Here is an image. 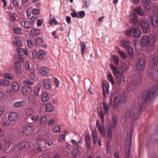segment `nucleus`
I'll return each mask as SVG.
<instances>
[{
	"label": "nucleus",
	"instance_id": "nucleus-1",
	"mask_svg": "<svg viewBox=\"0 0 158 158\" xmlns=\"http://www.w3.org/2000/svg\"><path fill=\"white\" fill-rule=\"evenodd\" d=\"M156 96L158 97V85H154L148 91H144L139 98L138 105L133 106L129 110H127L124 115V118L127 120L130 118L135 121L139 117L141 113L146 111L145 104L150 102Z\"/></svg>",
	"mask_w": 158,
	"mask_h": 158
},
{
	"label": "nucleus",
	"instance_id": "nucleus-2",
	"mask_svg": "<svg viewBox=\"0 0 158 158\" xmlns=\"http://www.w3.org/2000/svg\"><path fill=\"white\" fill-rule=\"evenodd\" d=\"M30 144L28 142L22 141L18 145H15L13 149H11L9 153L10 156L12 158H17L20 150H23L28 148Z\"/></svg>",
	"mask_w": 158,
	"mask_h": 158
},
{
	"label": "nucleus",
	"instance_id": "nucleus-3",
	"mask_svg": "<svg viewBox=\"0 0 158 158\" xmlns=\"http://www.w3.org/2000/svg\"><path fill=\"white\" fill-rule=\"evenodd\" d=\"M127 101L126 96L123 92L116 96L113 100V106L115 110L118 109V107L121 104L125 103Z\"/></svg>",
	"mask_w": 158,
	"mask_h": 158
},
{
	"label": "nucleus",
	"instance_id": "nucleus-4",
	"mask_svg": "<svg viewBox=\"0 0 158 158\" xmlns=\"http://www.w3.org/2000/svg\"><path fill=\"white\" fill-rule=\"evenodd\" d=\"M152 60L153 65L149 70V76L155 78L158 75V56H153Z\"/></svg>",
	"mask_w": 158,
	"mask_h": 158
},
{
	"label": "nucleus",
	"instance_id": "nucleus-5",
	"mask_svg": "<svg viewBox=\"0 0 158 158\" xmlns=\"http://www.w3.org/2000/svg\"><path fill=\"white\" fill-rule=\"evenodd\" d=\"M122 47L127 50L129 56L132 57L134 55V52L132 48L130 45L129 41L127 39H124L120 42Z\"/></svg>",
	"mask_w": 158,
	"mask_h": 158
},
{
	"label": "nucleus",
	"instance_id": "nucleus-6",
	"mask_svg": "<svg viewBox=\"0 0 158 158\" xmlns=\"http://www.w3.org/2000/svg\"><path fill=\"white\" fill-rule=\"evenodd\" d=\"M156 42V39L154 37L149 36L145 35L142 36L141 40L140 42L142 46L143 47H147L150 44L153 45Z\"/></svg>",
	"mask_w": 158,
	"mask_h": 158
},
{
	"label": "nucleus",
	"instance_id": "nucleus-7",
	"mask_svg": "<svg viewBox=\"0 0 158 158\" xmlns=\"http://www.w3.org/2000/svg\"><path fill=\"white\" fill-rule=\"evenodd\" d=\"M110 67L113 74L114 75L118 76L117 78L119 82H121L122 81L124 82H126L123 72H120L118 68L114 67L112 64L110 65Z\"/></svg>",
	"mask_w": 158,
	"mask_h": 158
},
{
	"label": "nucleus",
	"instance_id": "nucleus-8",
	"mask_svg": "<svg viewBox=\"0 0 158 158\" xmlns=\"http://www.w3.org/2000/svg\"><path fill=\"white\" fill-rule=\"evenodd\" d=\"M18 116V114L16 113H11L8 117L9 121H6L4 119L3 120V125L4 126L8 127L10 124L11 122L14 121L17 119Z\"/></svg>",
	"mask_w": 158,
	"mask_h": 158
},
{
	"label": "nucleus",
	"instance_id": "nucleus-9",
	"mask_svg": "<svg viewBox=\"0 0 158 158\" xmlns=\"http://www.w3.org/2000/svg\"><path fill=\"white\" fill-rule=\"evenodd\" d=\"M3 140L4 144L3 147V150L4 151H6L10 147L11 143L8 138L5 137L4 135H0V142L3 141Z\"/></svg>",
	"mask_w": 158,
	"mask_h": 158
},
{
	"label": "nucleus",
	"instance_id": "nucleus-10",
	"mask_svg": "<svg viewBox=\"0 0 158 158\" xmlns=\"http://www.w3.org/2000/svg\"><path fill=\"white\" fill-rule=\"evenodd\" d=\"M144 60L141 57L139 58L135 64L136 70L138 71H140L144 69Z\"/></svg>",
	"mask_w": 158,
	"mask_h": 158
},
{
	"label": "nucleus",
	"instance_id": "nucleus-11",
	"mask_svg": "<svg viewBox=\"0 0 158 158\" xmlns=\"http://www.w3.org/2000/svg\"><path fill=\"white\" fill-rule=\"evenodd\" d=\"M139 26L142 28L143 31L144 33L147 32L150 28L149 23L146 20L141 21L139 24Z\"/></svg>",
	"mask_w": 158,
	"mask_h": 158
},
{
	"label": "nucleus",
	"instance_id": "nucleus-12",
	"mask_svg": "<svg viewBox=\"0 0 158 158\" xmlns=\"http://www.w3.org/2000/svg\"><path fill=\"white\" fill-rule=\"evenodd\" d=\"M44 142L41 139H38L35 142V144L33 145V149L34 151H36L38 153L42 151L41 147L42 146V143Z\"/></svg>",
	"mask_w": 158,
	"mask_h": 158
},
{
	"label": "nucleus",
	"instance_id": "nucleus-13",
	"mask_svg": "<svg viewBox=\"0 0 158 158\" xmlns=\"http://www.w3.org/2000/svg\"><path fill=\"white\" fill-rule=\"evenodd\" d=\"M150 22L152 25L154 27L158 26V16L155 14L152 15L151 16Z\"/></svg>",
	"mask_w": 158,
	"mask_h": 158
},
{
	"label": "nucleus",
	"instance_id": "nucleus-14",
	"mask_svg": "<svg viewBox=\"0 0 158 158\" xmlns=\"http://www.w3.org/2000/svg\"><path fill=\"white\" fill-rule=\"evenodd\" d=\"M33 130L32 127L30 126H24L22 128V133L23 135H27L30 134Z\"/></svg>",
	"mask_w": 158,
	"mask_h": 158
},
{
	"label": "nucleus",
	"instance_id": "nucleus-15",
	"mask_svg": "<svg viewBox=\"0 0 158 158\" xmlns=\"http://www.w3.org/2000/svg\"><path fill=\"white\" fill-rule=\"evenodd\" d=\"M141 80L140 76L139 73H134L132 78V82L134 85H137L140 82Z\"/></svg>",
	"mask_w": 158,
	"mask_h": 158
},
{
	"label": "nucleus",
	"instance_id": "nucleus-16",
	"mask_svg": "<svg viewBox=\"0 0 158 158\" xmlns=\"http://www.w3.org/2000/svg\"><path fill=\"white\" fill-rule=\"evenodd\" d=\"M132 30V35L134 38H139L141 36V33L140 29L138 27H131Z\"/></svg>",
	"mask_w": 158,
	"mask_h": 158
},
{
	"label": "nucleus",
	"instance_id": "nucleus-17",
	"mask_svg": "<svg viewBox=\"0 0 158 158\" xmlns=\"http://www.w3.org/2000/svg\"><path fill=\"white\" fill-rule=\"evenodd\" d=\"M35 21H26L21 22L20 24L22 26H23L24 28L26 29H30L31 28L33 24Z\"/></svg>",
	"mask_w": 158,
	"mask_h": 158
},
{
	"label": "nucleus",
	"instance_id": "nucleus-18",
	"mask_svg": "<svg viewBox=\"0 0 158 158\" xmlns=\"http://www.w3.org/2000/svg\"><path fill=\"white\" fill-rule=\"evenodd\" d=\"M14 69L15 72L17 75H19L21 73V67L20 63L18 61L14 63Z\"/></svg>",
	"mask_w": 158,
	"mask_h": 158
},
{
	"label": "nucleus",
	"instance_id": "nucleus-19",
	"mask_svg": "<svg viewBox=\"0 0 158 158\" xmlns=\"http://www.w3.org/2000/svg\"><path fill=\"white\" fill-rule=\"evenodd\" d=\"M31 88L29 86L24 85L21 89V91L24 95H28L30 94L31 92Z\"/></svg>",
	"mask_w": 158,
	"mask_h": 158
},
{
	"label": "nucleus",
	"instance_id": "nucleus-20",
	"mask_svg": "<svg viewBox=\"0 0 158 158\" xmlns=\"http://www.w3.org/2000/svg\"><path fill=\"white\" fill-rule=\"evenodd\" d=\"M18 56H23L24 54L28 55V51L26 48H18L16 49Z\"/></svg>",
	"mask_w": 158,
	"mask_h": 158
},
{
	"label": "nucleus",
	"instance_id": "nucleus-21",
	"mask_svg": "<svg viewBox=\"0 0 158 158\" xmlns=\"http://www.w3.org/2000/svg\"><path fill=\"white\" fill-rule=\"evenodd\" d=\"M42 83L44 88L47 89H50L51 87V84L48 79H45L42 81Z\"/></svg>",
	"mask_w": 158,
	"mask_h": 158
},
{
	"label": "nucleus",
	"instance_id": "nucleus-22",
	"mask_svg": "<svg viewBox=\"0 0 158 158\" xmlns=\"http://www.w3.org/2000/svg\"><path fill=\"white\" fill-rule=\"evenodd\" d=\"M46 56V54L44 50H41L37 52V57L39 60H43Z\"/></svg>",
	"mask_w": 158,
	"mask_h": 158
},
{
	"label": "nucleus",
	"instance_id": "nucleus-23",
	"mask_svg": "<svg viewBox=\"0 0 158 158\" xmlns=\"http://www.w3.org/2000/svg\"><path fill=\"white\" fill-rule=\"evenodd\" d=\"M39 72L41 75L46 76L48 74L49 69L46 67H42L40 68Z\"/></svg>",
	"mask_w": 158,
	"mask_h": 158
},
{
	"label": "nucleus",
	"instance_id": "nucleus-24",
	"mask_svg": "<svg viewBox=\"0 0 158 158\" xmlns=\"http://www.w3.org/2000/svg\"><path fill=\"white\" fill-rule=\"evenodd\" d=\"M131 141L130 140L129 141V143L128 144L127 143L126 144L125 146V154H126V156L127 158H128L129 155H130V151L131 149Z\"/></svg>",
	"mask_w": 158,
	"mask_h": 158
},
{
	"label": "nucleus",
	"instance_id": "nucleus-25",
	"mask_svg": "<svg viewBox=\"0 0 158 158\" xmlns=\"http://www.w3.org/2000/svg\"><path fill=\"white\" fill-rule=\"evenodd\" d=\"M25 104V102L21 101L19 102H15L13 104V106L15 108H19L24 106Z\"/></svg>",
	"mask_w": 158,
	"mask_h": 158
},
{
	"label": "nucleus",
	"instance_id": "nucleus-26",
	"mask_svg": "<svg viewBox=\"0 0 158 158\" xmlns=\"http://www.w3.org/2000/svg\"><path fill=\"white\" fill-rule=\"evenodd\" d=\"M102 105L104 109L103 110L104 114H107L110 107V104H107L105 102H103L102 103Z\"/></svg>",
	"mask_w": 158,
	"mask_h": 158
},
{
	"label": "nucleus",
	"instance_id": "nucleus-27",
	"mask_svg": "<svg viewBox=\"0 0 158 158\" xmlns=\"http://www.w3.org/2000/svg\"><path fill=\"white\" fill-rule=\"evenodd\" d=\"M130 19L131 23L134 25L136 24L138 22V19L137 16L134 14L131 15Z\"/></svg>",
	"mask_w": 158,
	"mask_h": 158
},
{
	"label": "nucleus",
	"instance_id": "nucleus-28",
	"mask_svg": "<svg viewBox=\"0 0 158 158\" xmlns=\"http://www.w3.org/2000/svg\"><path fill=\"white\" fill-rule=\"evenodd\" d=\"M54 106L51 103H48L45 105V110L47 112H50L53 111Z\"/></svg>",
	"mask_w": 158,
	"mask_h": 158
},
{
	"label": "nucleus",
	"instance_id": "nucleus-29",
	"mask_svg": "<svg viewBox=\"0 0 158 158\" xmlns=\"http://www.w3.org/2000/svg\"><path fill=\"white\" fill-rule=\"evenodd\" d=\"M85 139L87 148H90V144L91 143V141L89 135H86L85 136Z\"/></svg>",
	"mask_w": 158,
	"mask_h": 158
},
{
	"label": "nucleus",
	"instance_id": "nucleus-30",
	"mask_svg": "<svg viewBox=\"0 0 158 158\" xmlns=\"http://www.w3.org/2000/svg\"><path fill=\"white\" fill-rule=\"evenodd\" d=\"M143 6L144 8L147 10H151V7L152 6V2L150 1H147L143 2Z\"/></svg>",
	"mask_w": 158,
	"mask_h": 158
},
{
	"label": "nucleus",
	"instance_id": "nucleus-31",
	"mask_svg": "<svg viewBox=\"0 0 158 158\" xmlns=\"http://www.w3.org/2000/svg\"><path fill=\"white\" fill-rule=\"evenodd\" d=\"M43 44L42 39L40 38H37L34 40V44L36 46H41Z\"/></svg>",
	"mask_w": 158,
	"mask_h": 158
},
{
	"label": "nucleus",
	"instance_id": "nucleus-32",
	"mask_svg": "<svg viewBox=\"0 0 158 158\" xmlns=\"http://www.w3.org/2000/svg\"><path fill=\"white\" fill-rule=\"evenodd\" d=\"M102 136L104 137L105 135V129L103 125L98 126L97 127Z\"/></svg>",
	"mask_w": 158,
	"mask_h": 158
},
{
	"label": "nucleus",
	"instance_id": "nucleus-33",
	"mask_svg": "<svg viewBox=\"0 0 158 158\" xmlns=\"http://www.w3.org/2000/svg\"><path fill=\"white\" fill-rule=\"evenodd\" d=\"M41 87V85H37L35 86L34 89V93L35 95L38 96L40 94V90Z\"/></svg>",
	"mask_w": 158,
	"mask_h": 158
},
{
	"label": "nucleus",
	"instance_id": "nucleus-34",
	"mask_svg": "<svg viewBox=\"0 0 158 158\" xmlns=\"http://www.w3.org/2000/svg\"><path fill=\"white\" fill-rule=\"evenodd\" d=\"M109 84L107 81H104L102 85V91H106V92H109Z\"/></svg>",
	"mask_w": 158,
	"mask_h": 158
},
{
	"label": "nucleus",
	"instance_id": "nucleus-35",
	"mask_svg": "<svg viewBox=\"0 0 158 158\" xmlns=\"http://www.w3.org/2000/svg\"><path fill=\"white\" fill-rule=\"evenodd\" d=\"M27 75L29 78L31 80H33L35 78V70H31Z\"/></svg>",
	"mask_w": 158,
	"mask_h": 158
},
{
	"label": "nucleus",
	"instance_id": "nucleus-36",
	"mask_svg": "<svg viewBox=\"0 0 158 158\" xmlns=\"http://www.w3.org/2000/svg\"><path fill=\"white\" fill-rule=\"evenodd\" d=\"M33 114H34L33 111L32 109L28 108L26 110V118H27Z\"/></svg>",
	"mask_w": 158,
	"mask_h": 158
},
{
	"label": "nucleus",
	"instance_id": "nucleus-37",
	"mask_svg": "<svg viewBox=\"0 0 158 158\" xmlns=\"http://www.w3.org/2000/svg\"><path fill=\"white\" fill-rule=\"evenodd\" d=\"M117 118L115 116H112L111 118V120L110 123L111 127L112 128H114L117 123Z\"/></svg>",
	"mask_w": 158,
	"mask_h": 158
},
{
	"label": "nucleus",
	"instance_id": "nucleus-38",
	"mask_svg": "<svg viewBox=\"0 0 158 158\" xmlns=\"http://www.w3.org/2000/svg\"><path fill=\"white\" fill-rule=\"evenodd\" d=\"M11 86L12 89L15 91H18L19 88V86L17 82H13L11 84Z\"/></svg>",
	"mask_w": 158,
	"mask_h": 158
},
{
	"label": "nucleus",
	"instance_id": "nucleus-39",
	"mask_svg": "<svg viewBox=\"0 0 158 158\" xmlns=\"http://www.w3.org/2000/svg\"><path fill=\"white\" fill-rule=\"evenodd\" d=\"M31 33L32 35L36 36L40 34V31L39 29L35 28L31 30Z\"/></svg>",
	"mask_w": 158,
	"mask_h": 158
},
{
	"label": "nucleus",
	"instance_id": "nucleus-40",
	"mask_svg": "<svg viewBox=\"0 0 158 158\" xmlns=\"http://www.w3.org/2000/svg\"><path fill=\"white\" fill-rule=\"evenodd\" d=\"M81 50L82 55L84 56V52L86 49L85 44L83 42H81L80 43Z\"/></svg>",
	"mask_w": 158,
	"mask_h": 158
},
{
	"label": "nucleus",
	"instance_id": "nucleus-41",
	"mask_svg": "<svg viewBox=\"0 0 158 158\" xmlns=\"http://www.w3.org/2000/svg\"><path fill=\"white\" fill-rule=\"evenodd\" d=\"M47 117L45 115H42L40 118V123L42 125H44L45 124L47 120Z\"/></svg>",
	"mask_w": 158,
	"mask_h": 158
},
{
	"label": "nucleus",
	"instance_id": "nucleus-42",
	"mask_svg": "<svg viewBox=\"0 0 158 158\" xmlns=\"http://www.w3.org/2000/svg\"><path fill=\"white\" fill-rule=\"evenodd\" d=\"M9 81L6 80L0 79V85L3 86H8L10 85Z\"/></svg>",
	"mask_w": 158,
	"mask_h": 158
},
{
	"label": "nucleus",
	"instance_id": "nucleus-43",
	"mask_svg": "<svg viewBox=\"0 0 158 158\" xmlns=\"http://www.w3.org/2000/svg\"><path fill=\"white\" fill-rule=\"evenodd\" d=\"M13 44L15 47H19L21 46V42L20 40L15 39L13 42Z\"/></svg>",
	"mask_w": 158,
	"mask_h": 158
},
{
	"label": "nucleus",
	"instance_id": "nucleus-44",
	"mask_svg": "<svg viewBox=\"0 0 158 158\" xmlns=\"http://www.w3.org/2000/svg\"><path fill=\"white\" fill-rule=\"evenodd\" d=\"M35 118L34 114H33L27 118H26V120L28 123H30L31 122H33L35 123Z\"/></svg>",
	"mask_w": 158,
	"mask_h": 158
},
{
	"label": "nucleus",
	"instance_id": "nucleus-45",
	"mask_svg": "<svg viewBox=\"0 0 158 158\" xmlns=\"http://www.w3.org/2000/svg\"><path fill=\"white\" fill-rule=\"evenodd\" d=\"M9 16L10 20L11 22H14L16 20V17L15 13L10 12L9 14Z\"/></svg>",
	"mask_w": 158,
	"mask_h": 158
},
{
	"label": "nucleus",
	"instance_id": "nucleus-46",
	"mask_svg": "<svg viewBox=\"0 0 158 158\" xmlns=\"http://www.w3.org/2000/svg\"><path fill=\"white\" fill-rule=\"evenodd\" d=\"M49 99L48 94L46 92L43 93L42 96V100L44 102H47Z\"/></svg>",
	"mask_w": 158,
	"mask_h": 158
},
{
	"label": "nucleus",
	"instance_id": "nucleus-47",
	"mask_svg": "<svg viewBox=\"0 0 158 158\" xmlns=\"http://www.w3.org/2000/svg\"><path fill=\"white\" fill-rule=\"evenodd\" d=\"M107 136L110 139L112 137L111 130L109 125L107 127Z\"/></svg>",
	"mask_w": 158,
	"mask_h": 158
},
{
	"label": "nucleus",
	"instance_id": "nucleus-48",
	"mask_svg": "<svg viewBox=\"0 0 158 158\" xmlns=\"http://www.w3.org/2000/svg\"><path fill=\"white\" fill-rule=\"evenodd\" d=\"M28 101L31 104H35L36 102L35 97L32 95L29 96L28 98Z\"/></svg>",
	"mask_w": 158,
	"mask_h": 158
},
{
	"label": "nucleus",
	"instance_id": "nucleus-49",
	"mask_svg": "<svg viewBox=\"0 0 158 158\" xmlns=\"http://www.w3.org/2000/svg\"><path fill=\"white\" fill-rule=\"evenodd\" d=\"M4 77L6 79L9 80H12L13 79L14 77L13 74H9L8 73H6L4 74Z\"/></svg>",
	"mask_w": 158,
	"mask_h": 158
},
{
	"label": "nucleus",
	"instance_id": "nucleus-50",
	"mask_svg": "<svg viewBox=\"0 0 158 158\" xmlns=\"http://www.w3.org/2000/svg\"><path fill=\"white\" fill-rule=\"evenodd\" d=\"M108 80L112 84V85L115 84V82L113 77L111 74H109L107 77Z\"/></svg>",
	"mask_w": 158,
	"mask_h": 158
},
{
	"label": "nucleus",
	"instance_id": "nucleus-51",
	"mask_svg": "<svg viewBox=\"0 0 158 158\" xmlns=\"http://www.w3.org/2000/svg\"><path fill=\"white\" fill-rule=\"evenodd\" d=\"M13 32L17 34H20L22 33V31L21 29L18 27H15L13 29Z\"/></svg>",
	"mask_w": 158,
	"mask_h": 158
},
{
	"label": "nucleus",
	"instance_id": "nucleus-52",
	"mask_svg": "<svg viewBox=\"0 0 158 158\" xmlns=\"http://www.w3.org/2000/svg\"><path fill=\"white\" fill-rule=\"evenodd\" d=\"M135 11L136 13H137L140 16H143L144 14V12L141 11L139 7H136L135 9Z\"/></svg>",
	"mask_w": 158,
	"mask_h": 158
},
{
	"label": "nucleus",
	"instance_id": "nucleus-53",
	"mask_svg": "<svg viewBox=\"0 0 158 158\" xmlns=\"http://www.w3.org/2000/svg\"><path fill=\"white\" fill-rule=\"evenodd\" d=\"M122 68L124 71H126L129 69V65L126 63L123 62L122 65Z\"/></svg>",
	"mask_w": 158,
	"mask_h": 158
},
{
	"label": "nucleus",
	"instance_id": "nucleus-54",
	"mask_svg": "<svg viewBox=\"0 0 158 158\" xmlns=\"http://www.w3.org/2000/svg\"><path fill=\"white\" fill-rule=\"evenodd\" d=\"M85 12L83 11H79L77 14V18H82L85 16Z\"/></svg>",
	"mask_w": 158,
	"mask_h": 158
},
{
	"label": "nucleus",
	"instance_id": "nucleus-55",
	"mask_svg": "<svg viewBox=\"0 0 158 158\" xmlns=\"http://www.w3.org/2000/svg\"><path fill=\"white\" fill-rule=\"evenodd\" d=\"M79 153V151L77 148L73 149L71 152L72 156L73 157H75Z\"/></svg>",
	"mask_w": 158,
	"mask_h": 158
},
{
	"label": "nucleus",
	"instance_id": "nucleus-56",
	"mask_svg": "<svg viewBox=\"0 0 158 158\" xmlns=\"http://www.w3.org/2000/svg\"><path fill=\"white\" fill-rule=\"evenodd\" d=\"M67 133V131H64V134L61 135L60 136L59 139V140L60 142L62 141L65 138L66 134Z\"/></svg>",
	"mask_w": 158,
	"mask_h": 158
},
{
	"label": "nucleus",
	"instance_id": "nucleus-57",
	"mask_svg": "<svg viewBox=\"0 0 158 158\" xmlns=\"http://www.w3.org/2000/svg\"><path fill=\"white\" fill-rule=\"evenodd\" d=\"M23 66L25 69L26 70H29L30 69L29 63L27 62H25L23 64Z\"/></svg>",
	"mask_w": 158,
	"mask_h": 158
},
{
	"label": "nucleus",
	"instance_id": "nucleus-58",
	"mask_svg": "<svg viewBox=\"0 0 158 158\" xmlns=\"http://www.w3.org/2000/svg\"><path fill=\"white\" fill-rule=\"evenodd\" d=\"M60 127L59 125H56L53 128V131L56 132H58L60 131Z\"/></svg>",
	"mask_w": 158,
	"mask_h": 158
},
{
	"label": "nucleus",
	"instance_id": "nucleus-59",
	"mask_svg": "<svg viewBox=\"0 0 158 158\" xmlns=\"http://www.w3.org/2000/svg\"><path fill=\"white\" fill-rule=\"evenodd\" d=\"M113 60L114 64L116 65H118L119 62V59L117 56H113Z\"/></svg>",
	"mask_w": 158,
	"mask_h": 158
},
{
	"label": "nucleus",
	"instance_id": "nucleus-60",
	"mask_svg": "<svg viewBox=\"0 0 158 158\" xmlns=\"http://www.w3.org/2000/svg\"><path fill=\"white\" fill-rule=\"evenodd\" d=\"M118 52L123 59H125L126 58V55L124 52L119 50L118 51Z\"/></svg>",
	"mask_w": 158,
	"mask_h": 158
},
{
	"label": "nucleus",
	"instance_id": "nucleus-61",
	"mask_svg": "<svg viewBox=\"0 0 158 158\" xmlns=\"http://www.w3.org/2000/svg\"><path fill=\"white\" fill-rule=\"evenodd\" d=\"M104 114L102 110H101L99 112V116L101 119V121L102 123L104 122Z\"/></svg>",
	"mask_w": 158,
	"mask_h": 158
},
{
	"label": "nucleus",
	"instance_id": "nucleus-62",
	"mask_svg": "<svg viewBox=\"0 0 158 158\" xmlns=\"http://www.w3.org/2000/svg\"><path fill=\"white\" fill-rule=\"evenodd\" d=\"M45 146L48 145V147L51 146L53 144V142L51 140H46L45 142Z\"/></svg>",
	"mask_w": 158,
	"mask_h": 158
},
{
	"label": "nucleus",
	"instance_id": "nucleus-63",
	"mask_svg": "<svg viewBox=\"0 0 158 158\" xmlns=\"http://www.w3.org/2000/svg\"><path fill=\"white\" fill-rule=\"evenodd\" d=\"M19 2V0H13V3L15 8H16L18 7Z\"/></svg>",
	"mask_w": 158,
	"mask_h": 158
},
{
	"label": "nucleus",
	"instance_id": "nucleus-64",
	"mask_svg": "<svg viewBox=\"0 0 158 158\" xmlns=\"http://www.w3.org/2000/svg\"><path fill=\"white\" fill-rule=\"evenodd\" d=\"M56 123L55 120L54 119H50L48 123V125L49 127L52 126Z\"/></svg>",
	"mask_w": 158,
	"mask_h": 158
}]
</instances>
